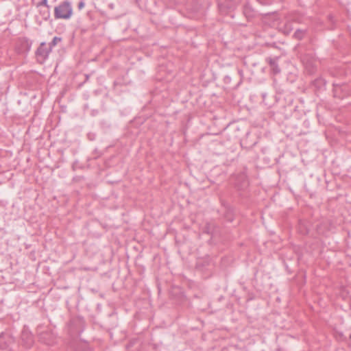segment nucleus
<instances>
[{
    "instance_id": "423d86ee",
    "label": "nucleus",
    "mask_w": 351,
    "mask_h": 351,
    "mask_svg": "<svg viewBox=\"0 0 351 351\" xmlns=\"http://www.w3.org/2000/svg\"><path fill=\"white\" fill-rule=\"evenodd\" d=\"M243 14L246 18L250 19L254 16V11L249 4H245L243 7Z\"/></svg>"
},
{
    "instance_id": "ddd939ff",
    "label": "nucleus",
    "mask_w": 351,
    "mask_h": 351,
    "mask_svg": "<svg viewBox=\"0 0 351 351\" xmlns=\"http://www.w3.org/2000/svg\"><path fill=\"white\" fill-rule=\"evenodd\" d=\"M23 44L27 47V49L26 50L29 51L30 49V47H31V44H29L27 40L25 41Z\"/></svg>"
},
{
    "instance_id": "39448f33",
    "label": "nucleus",
    "mask_w": 351,
    "mask_h": 351,
    "mask_svg": "<svg viewBox=\"0 0 351 351\" xmlns=\"http://www.w3.org/2000/svg\"><path fill=\"white\" fill-rule=\"evenodd\" d=\"M278 57L274 58H268L266 59V61L269 64L274 74H278L280 72V69L278 65Z\"/></svg>"
},
{
    "instance_id": "f03ea898",
    "label": "nucleus",
    "mask_w": 351,
    "mask_h": 351,
    "mask_svg": "<svg viewBox=\"0 0 351 351\" xmlns=\"http://www.w3.org/2000/svg\"><path fill=\"white\" fill-rule=\"evenodd\" d=\"M301 60L306 71L308 74L311 75L315 72L317 68L316 60L312 54L305 53L302 55Z\"/></svg>"
},
{
    "instance_id": "f257e3e1",
    "label": "nucleus",
    "mask_w": 351,
    "mask_h": 351,
    "mask_svg": "<svg viewBox=\"0 0 351 351\" xmlns=\"http://www.w3.org/2000/svg\"><path fill=\"white\" fill-rule=\"evenodd\" d=\"M73 15L71 3L68 1L60 3L54 8V17L56 19H69Z\"/></svg>"
},
{
    "instance_id": "6e6552de",
    "label": "nucleus",
    "mask_w": 351,
    "mask_h": 351,
    "mask_svg": "<svg viewBox=\"0 0 351 351\" xmlns=\"http://www.w3.org/2000/svg\"><path fill=\"white\" fill-rule=\"evenodd\" d=\"M62 40L61 38L60 37H57V36H55L52 41L49 44V47H51V50L52 49V48L56 46L57 45L58 43L60 42Z\"/></svg>"
},
{
    "instance_id": "9d476101",
    "label": "nucleus",
    "mask_w": 351,
    "mask_h": 351,
    "mask_svg": "<svg viewBox=\"0 0 351 351\" xmlns=\"http://www.w3.org/2000/svg\"><path fill=\"white\" fill-rule=\"evenodd\" d=\"M85 5L84 1H81L78 3L77 8L79 10H82Z\"/></svg>"
},
{
    "instance_id": "dca6fc26",
    "label": "nucleus",
    "mask_w": 351,
    "mask_h": 351,
    "mask_svg": "<svg viewBox=\"0 0 351 351\" xmlns=\"http://www.w3.org/2000/svg\"><path fill=\"white\" fill-rule=\"evenodd\" d=\"M350 338L351 339V335H350Z\"/></svg>"
},
{
    "instance_id": "9b49d317",
    "label": "nucleus",
    "mask_w": 351,
    "mask_h": 351,
    "mask_svg": "<svg viewBox=\"0 0 351 351\" xmlns=\"http://www.w3.org/2000/svg\"><path fill=\"white\" fill-rule=\"evenodd\" d=\"M39 5H45V7H47V8H49V5L47 4V0H42L40 3H39Z\"/></svg>"
},
{
    "instance_id": "4468645a",
    "label": "nucleus",
    "mask_w": 351,
    "mask_h": 351,
    "mask_svg": "<svg viewBox=\"0 0 351 351\" xmlns=\"http://www.w3.org/2000/svg\"><path fill=\"white\" fill-rule=\"evenodd\" d=\"M89 78V75H86V81H87Z\"/></svg>"
},
{
    "instance_id": "f8f14e48",
    "label": "nucleus",
    "mask_w": 351,
    "mask_h": 351,
    "mask_svg": "<svg viewBox=\"0 0 351 351\" xmlns=\"http://www.w3.org/2000/svg\"><path fill=\"white\" fill-rule=\"evenodd\" d=\"M44 19L45 20H47L49 17V11L48 10V9L44 12Z\"/></svg>"
},
{
    "instance_id": "7ed1b4c3",
    "label": "nucleus",
    "mask_w": 351,
    "mask_h": 351,
    "mask_svg": "<svg viewBox=\"0 0 351 351\" xmlns=\"http://www.w3.org/2000/svg\"><path fill=\"white\" fill-rule=\"evenodd\" d=\"M51 51V47L47 46L45 43H41L36 51L37 61L40 64L43 63L48 58Z\"/></svg>"
},
{
    "instance_id": "1a4fd4ad",
    "label": "nucleus",
    "mask_w": 351,
    "mask_h": 351,
    "mask_svg": "<svg viewBox=\"0 0 351 351\" xmlns=\"http://www.w3.org/2000/svg\"><path fill=\"white\" fill-rule=\"evenodd\" d=\"M25 335V334H23V337ZM26 335H27V339L26 344H27V346H30L32 345V336L30 335L26 334Z\"/></svg>"
},
{
    "instance_id": "2eb2a0df",
    "label": "nucleus",
    "mask_w": 351,
    "mask_h": 351,
    "mask_svg": "<svg viewBox=\"0 0 351 351\" xmlns=\"http://www.w3.org/2000/svg\"><path fill=\"white\" fill-rule=\"evenodd\" d=\"M243 185H244V186H247V182H245L243 183Z\"/></svg>"
},
{
    "instance_id": "0eeeda50",
    "label": "nucleus",
    "mask_w": 351,
    "mask_h": 351,
    "mask_svg": "<svg viewBox=\"0 0 351 351\" xmlns=\"http://www.w3.org/2000/svg\"><path fill=\"white\" fill-rule=\"evenodd\" d=\"M306 33V29H297L295 33H294V37L295 38L298 39V40H302L305 34Z\"/></svg>"
},
{
    "instance_id": "20e7f679",
    "label": "nucleus",
    "mask_w": 351,
    "mask_h": 351,
    "mask_svg": "<svg viewBox=\"0 0 351 351\" xmlns=\"http://www.w3.org/2000/svg\"><path fill=\"white\" fill-rule=\"evenodd\" d=\"M218 5L221 12H226L227 10L234 9L236 2L235 0H219Z\"/></svg>"
}]
</instances>
